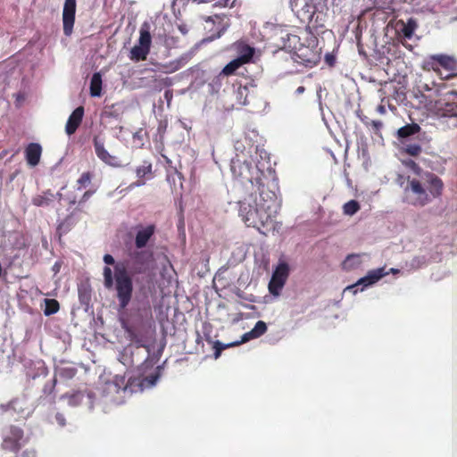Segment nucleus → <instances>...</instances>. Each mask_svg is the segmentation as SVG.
<instances>
[{
  "mask_svg": "<svg viewBox=\"0 0 457 457\" xmlns=\"http://www.w3.org/2000/svg\"><path fill=\"white\" fill-rule=\"evenodd\" d=\"M378 111L381 112V113H384L385 112V107L383 105H379L378 106Z\"/></svg>",
  "mask_w": 457,
  "mask_h": 457,
  "instance_id": "obj_48",
  "label": "nucleus"
},
{
  "mask_svg": "<svg viewBox=\"0 0 457 457\" xmlns=\"http://www.w3.org/2000/svg\"><path fill=\"white\" fill-rule=\"evenodd\" d=\"M12 453H14L13 457H37V452L32 446L25 447L20 452H13Z\"/></svg>",
  "mask_w": 457,
  "mask_h": 457,
  "instance_id": "obj_32",
  "label": "nucleus"
},
{
  "mask_svg": "<svg viewBox=\"0 0 457 457\" xmlns=\"http://www.w3.org/2000/svg\"><path fill=\"white\" fill-rule=\"evenodd\" d=\"M449 94H451V95H457V92H456V91H454V90H453V91H451Z\"/></svg>",
  "mask_w": 457,
  "mask_h": 457,
  "instance_id": "obj_51",
  "label": "nucleus"
},
{
  "mask_svg": "<svg viewBox=\"0 0 457 457\" xmlns=\"http://www.w3.org/2000/svg\"><path fill=\"white\" fill-rule=\"evenodd\" d=\"M84 116V107L79 106L77 107L68 118L65 126L66 133L71 136L76 132V130L80 126Z\"/></svg>",
  "mask_w": 457,
  "mask_h": 457,
  "instance_id": "obj_19",
  "label": "nucleus"
},
{
  "mask_svg": "<svg viewBox=\"0 0 457 457\" xmlns=\"http://www.w3.org/2000/svg\"><path fill=\"white\" fill-rule=\"evenodd\" d=\"M326 62H328V65L333 66L335 62V58L332 55L327 54Z\"/></svg>",
  "mask_w": 457,
  "mask_h": 457,
  "instance_id": "obj_41",
  "label": "nucleus"
},
{
  "mask_svg": "<svg viewBox=\"0 0 457 457\" xmlns=\"http://www.w3.org/2000/svg\"><path fill=\"white\" fill-rule=\"evenodd\" d=\"M102 94V76L99 72L93 74L90 81V96H100Z\"/></svg>",
  "mask_w": 457,
  "mask_h": 457,
  "instance_id": "obj_25",
  "label": "nucleus"
},
{
  "mask_svg": "<svg viewBox=\"0 0 457 457\" xmlns=\"http://www.w3.org/2000/svg\"><path fill=\"white\" fill-rule=\"evenodd\" d=\"M187 62V57L181 56L167 63L160 64V68L163 70L166 73H172L180 70L182 67L186 65Z\"/></svg>",
  "mask_w": 457,
  "mask_h": 457,
  "instance_id": "obj_22",
  "label": "nucleus"
},
{
  "mask_svg": "<svg viewBox=\"0 0 457 457\" xmlns=\"http://www.w3.org/2000/svg\"><path fill=\"white\" fill-rule=\"evenodd\" d=\"M90 194H91V193H90L89 191H87V192L84 194L83 198H84V199H86V198L89 197Z\"/></svg>",
  "mask_w": 457,
  "mask_h": 457,
  "instance_id": "obj_50",
  "label": "nucleus"
},
{
  "mask_svg": "<svg viewBox=\"0 0 457 457\" xmlns=\"http://www.w3.org/2000/svg\"><path fill=\"white\" fill-rule=\"evenodd\" d=\"M457 108V102L454 103V110Z\"/></svg>",
  "mask_w": 457,
  "mask_h": 457,
  "instance_id": "obj_53",
  "label": "nucleus"
},
{
  "mask_svg": "<svg viewBox=\"0 0 457 457\" xmlns=\"http://www.w3.org/2000/svg\"><path fill=\"white\" fill-rule=\"evenodd\" d=\"M454 117H457V112H455V114L453 115Z\"/></svg>",
  "mask_w": 457,
  "mask_h": 457,
  "instance_id": "obj_54",
  "label": "nucleus"
},
{
  "mask_svg": "<svg viewBox=\"0 0 457 457\" xmlns=\"http://www.w3.org/2000/svg\"><path fill=\"white\" fill-rule=\"evenodd\" d=\"M431 60L433 61V62L431 63L432 69L436 72H438L439 69L437 67H435V64H438L448 71H453L456 65L453 58L444 54L434 55L431 57Z\"/></svg>",
  "mask_w": 457,
  "mask_h": 457,
  "instance_id": "obj_21",
  "label": "nucleus"
},
{
  "mask_svg": "<svg viewBox=\"0 0 457 457\" xmlns=\"http://www.w3.org/2000/svg\"><path fill=\"white\" fill-rule=\"evenodd\" d=\"M425 187L416 179H408V185L405 187V195L409 204L414 206H425L434 198L441 196L444 189L442 179L436 174L428 172L425 175Z\"/></svg>",
  "mask_w": 457,
  "mask_h": 457,
  "instance_id": "obj_2",
  "label": "nucleus"
},
{
  "mask_svg": "<svg viewBox=\"0 0 457 457\" xmlns=\"http://www.w3.org/2000/svg\"><path fill=\"white\" fill-rule=\"evenodd\" d=\"M152 37L149 25L145 22L139 30L138 43L129 52V59L133 62L145 61L150 53Z\"/></svg>",
  "mask_w": 457,
  "mask_h": 457,
  "instance_id": "obj_7",
  "label": "nucleus"
},
{
  "mask_svg": "<svg viewBox=\"0 0 457 457\" xmlns=\"http://www.w3.org/2000/svg\"><path fill=\"white\" fill-rule=\"evenodd\" d=\"M133 229L135 232L133 249L149 250L146 246L154 237L157 229L156 225L154 223L147 225L137 224Z\"/></svg>",
  "mask_w": 457,
  "mask_h": 457,
  "instance_id": "obj_11",
  "label": "nucleus"
},
{
  "mask_svg": "<svg viewBox=\"0 0 457 457\" xmlns=\"http://www.w3.org/2000/svg\"><path fill=\"white\" fill-rule=\"evenodd\" d=\"M361 209V205L356 200H350L343 205V212L345 215L353 216L358 212Z\"/></svg>",
  "mask_w": 457,
  "mask_h": 457,
  "instance_id": "obj_29",
  "label": "nucleus"
},
{
  "mask_svg": "<svg viewBox=\"0 0 457 457\" xmlns=\"http://www.w3.org/2000/svg\"><path fill=\"white\" fill-rule=\"evenodd\" d=\"M94 148L96 156L105 164L119 167L120 161L118 157L112 155L104 147V142L99 137H95L93 139Z\"/></svg>",
  "mask_w": 457,
  "mask_h": 457,
  "instance_id": "obj_17",
  "label": "nucleus"
},
{
  "mask_svg": "<svg viewBox=\"0 0 457 457\" xmlns=\"http://www.w3.org/2000/svg\"><path fill=\"white\" fill-rule=\"evenodd\" d=\"M29 441L22 428L16 425H9L2 430L1 449L4 452L13 453L20 452L25 448Z\"/></svg>",
  "mask_w": 457,
  "mask_h": 457,
  "instance_id": "obj_4",
  "label": "nucleus"
},
{
  "mask_svg": "<svg viewBox=\"0 0 457 457\" xmlns=\"http://www.w3.org/2000/svg\"><path fill=\"white\" fill-rule=\"evenodd\" d=\"M61 398H68V403L71 406H77L80 404L83 399V395L80 392H76L71 395L65 394Z\"/></svg>",
  "mask_w": 457,
  "mask_h": 457,
  "instance_id": "obj_31",
  "label": "nucleus"
},
{
  "mask_svg": "<svg viewBox=\"0 0 457 457\" xmlns=\"http://www.w3.org/2000/svg\"><path fill=\"white\" fill-rule=\"evenodd\" d=\"M103 260L104 263L109 267L110 265H113L112 274L115 273V266L118 262L115 261L112 254L106 253L104 255Z\"/></svg>",
  "mask_w": 457,
  "mask_h": 457,
  "instance_id": "obj_37",
  "label": "nucleus"
},
{
  "mask_svg": "<svg viewBox=\"0 0 457 457\" xmlns=\"http://www.w3.org/2000/svg\"><path fill=\"white\" fill-rule=\"evenodd\" d=\"M221 19H222V17L220 15L216 14L214 16L208 17L205 21L215 22V20H221Z\"/></svg>",
  "mask_w": 457,
  "mask_h": 457,
  "instance_id": "obj_43",
  "label": "nucleus"
},
{
  "mask_svg": "<svg viewBox=\"0 0 457 457\" xmlns=\"http://www.w3.org/2000/svg\"><path fill=\"white\" fill-rule=\"evenodd\" d=\"M417 24L416 21L412 19H410L406 24H403L402 29V33L406 38H411L416 29Z\"/></svg>",
  "mask_w": 457,
  "mask_h": 457,
  "instance_id": "obj_30",
  "label": "nucleus"
},
{
  "mask_svg": "<svg viewBox=\"0 0 457 457\" xmlns=\"http://www.w3.org/2000/svg\"><path fill=\"white\" fill-rule=\"evenodd\" d=\"M290 6L294 13L303 21H311L315 12V6L310 0H291Z\"/></svg>",
  "mask_w": 457,
  "mask_h": 457,
  "instance_id": "obj_14",
  "label": "nucleus"
},
{
  "mask_svg": "<svg viewBox=\"0 0 457 457\" xmlns=\"http://www.w3.org/2000/svg\"><path fill=\"white\" fill-rule=\"evenodd\" d=\"M420 130V125L412 122V123L406 124L405 126L400 128L397 130V136L399 138H406V137H409L411 136H413V135L419 133Z\"/></svg>",
  "mask_w": 457,
  "mask_h": 457,
  "instance_id": "obj_24",
  "label": "nucleus"
},
{
  "mask_svg": "<svg viewBox=\"0 0 457 457\" xmlns=\"http://www.w3.org/2000/svg\"><path fill=\"white\" fill-rule=\"evenodd\" d=\"M76 0H65L62 10L63 32L66 36L72 33L75 22Z\"/></svg>",
  "mask_w": 457,
  "mask_h": 457,
  "instance_id": "obj_16",
  "label": "nucleus"
},
{
  "mask_svg": "<svg viewBox=\"0 0 457 457\" xmlns=\"http://www.w3.org/2000/svg\"><path fill=\"white\" fill-rule=\"evenodd\" d=\"M289 275V267L286 262L279 263L274 270L271 279L269 283V290L270 294L278 295L283 288L287 277Z\"/></svg>",
  "mask_w": 457,
  "mask_h": 457,
  "instance_id": "obj_12",
  "label": "nucleus"
},
{
  "mask_svg": "<svg viewBox=\"0 0 457 457\" xmlns=\"http://www.w3.org/2000/svg\"><path fill=\"white\" fill-rule=\"evenodd\" d=\"M77 373V370L75 368H64L60 371V375L66 378H72Z\"/></svg>",
  "mask_w": 457,
  "mask_h": 457,
  "instance_id": "obj_36",
  "label": "nucleus"
},
{
  "mask_svg": "<svg viewBox=\"0 0 457 457\" xmlns=\"http://www.w3.org/2000/svg\"><path fill=\"white\" fill-rule=\"evenodd\" d=\"M408 165H409L411 169H413L415 171H417V172H418V170H420V167L417 165V163H416L414 161H410V162H408Z\"/></svg>",
  "mask_w": 457,
  "mask_h": 457,
  "instance_id": "obj_44",
  "label": "nucleus"
},
{
  "mask_svg": "<svg viewBox=\"0 0 457 457\" xmlns=\"http://www.w3.org/2000/svg\"><path fill=\"white\" fill-rule=\"evenodd\" d=\"M390 272L396 274V273H399V270L392 268V269H390Z\"/></svg>",
  "mask_w": 457,
  "mask_h": 457,
  "instance_id": "obj_49",
  "label": "nucleus"
},
{
  "mask_svg": "<svg viewBox=\"0 0 457 457\" xmlns=\"http://www.w3.org/2000/svg\"><path fill=\"white\" fill-rule=\"evenodd\" d=\"M304 89H305V88H304V87L301 86V87H299L296 89V92H297L298 94H300V93H303V92L304 91Z\"/></svg>",
  "mask_w": 457,
  "mask_h": 457,
  "instance_id": "obj_47",
  "label": "nucleus"
},
{
  "mask_svg": "<svg viewBox=\"0 0 457 457\" xmlns=\"http://www.w3.org/2000/svg\"><path fill=\"white\" fill-rule=\"evenodd\" d=\"M266 331H267L266 323L262 320H259L255 323L253 328H252L250 331L245 333L242 336L241 341H239V342H234V343H231L228 345H223L220 341H215L214 345H213L214 358L218 359L220 356L221 352L224 349H226L229 346H236L242 343L248 342L251 339L258 338V337H262V335H264L266 333Z\"/></svg>",
  "mask_w": 457,
  "mask_h": 457,
  "instance_id": "obj_9",
  "label": "nucleus"
},
{
  "mask_svg": "<svg viewBox=\"0 0 457 457\" xmlns=\"http://www.w3.org/2000/svg\"><path fill=\"white\" fill-rule=\"evenodd\" d=\"M243 65V62L236 58L229 62L221 71L220 74L224 76H230L235 73V71Z\"/></svg>",
  "mask_w": 457,
  "mask_h": 457,
  "instance_id": "obj_27",
  "label": "nucleus"
},
{
  "mask_svg": "<svg viewBox=\"0 0 457 457\" xmlns=\"http://www.w3.org/2000/svg\"><path fill=\"white\" fill-rule=\"evenodd\" d=\"M56 382H57L56 378H54L49 382L46 383L43 387V394L46 395H53L55 386H56Z\"/></svg>",
  "mask_w": 457,
  "mask_h": 457,
  "instance_id": "obj_35",
  "label": "nucleus"
},
{
  "mask_svg": "<svg viewBox=\"0 0 457 457\" xmlns=\"http://www.w3.org/2000/svg\"><path fill=\"white\" fill-rule=\"evenodd\" d=\"M24 154L28 164L35 167L40 162L42 146L38 143H29L25 148Z\"/></svg>",
  "mask_w": 457,
  "mask_h": 457,
  "instance_id": "obj_20",
  "label": "nucleus"
},
{
  "mask_svg": "<svg viewBox=\"0 0 457 457\" xmlns=\"http://www.w3.org/2000/svg\"><path fill=\"white\" fill-rule=\"evenodd\" d=\"M152 163L150 162L145 161L142 165L137 167L136 169V174L137 177V180L135 182H132L129 188L132 189L137 187H141L145 184V179H150L153 178V170H152Z\"/></svg>",
  "mask_w": 457,
  "mask_h": 457,
  "instance_id": "obj_18",
  "label": "nucleus"
},
{
  "mask_svg": "<svg viewBox=\"0 0 457 457\" xmlns=\"http://www.w3.org/2000/svg\"><path fill=\"white\" fill-rule=\"evenodd\" d=\"M172 97H173L172 91H170V90H166V91L164 92V98L167 100L168 104H170V103L171 102Z\"/></svg>",
  "mask_w": 457,
  "mask_h": 457,
  "instance_id": "obj_40",
  "label": "nucleus"
},
{
  "mask_svg": "<svg viewBox=\"0 0 457 457\" xmlns=\"http://www.w3.org/2000/svg\"><path fill=\"white\" fill-rule=\"evenodd\" d=\"M55 420L60 427H64L66 425V420H65L63 414L59 413V412L56 413Z\"/></svg>",
  "mask_w": 457,
  "mask_h": 457,
  "instance_id": "obj_38",
  "label": "nucleus"
},
{
  "mask_svg": "<svg viewBox=\"0 0 457 457\" xmlns=\"http://www.w3.org/2000/svg\"><path fill=\"white\" fill-rule=\"evenodd\" d=\"M357 257H358V255H353V254H352V255H348V256H347V258H346V259L345 260V262H344V266H345V268H347V267H351L350 262H351L353 259L357 258Z\"/></svg>",
  "mask_w": 457,
  "mask_h": 457,
  "instance_id": "obj_39",
  "label": "nucleus"
},
{
  "mask_svg": "<svg viewBox=\"0 0 457 457\" xmlns=\"http://www.w3.org/2000/svg\"><path fill=\"white\" fill-rule=\"evenodd\" d=\"M53 202V195L44 193L32 198V204L36 206H48Z\"/></svg>",
  "mask_w": 457,
  "mask_h": 457,
  "instance_id": "obj_26",
  "label": "nucleus"
},
{
  "mask_svg": "<svg viewBox=\"0 0 457 457\" xmlns=\"http://www.w3.org/2000/svg\"><path fill=\"white\" fill-rule=\"evenodd\" d=\"M425 106L428 111L436 116L453 117L455 114L454 103L445 102L442 99L436 101L429 100L425 104Z\"/></svg>",
  "mask_w": 457,
  "mask_h": 457,
  "instance_id": "obj_13",
  "label": "nucleus"
},
{
  "mask_svg": "<svg viewBox=\"0 0 457 457\" xmlns=\"http://www.w3.org/2000/svg\"><path fill=\"white\" fill-rule=\"evenodd\" d=\"M154 253L153 250L133 249L126 246L124 258L115 266V273L105 266L103 270L104 285L106 288H113L120 309L128 307L132 300L134 279L139 276H148L154 268Z\"/></svg>",
  "mask_w": 457,
  "mask_h": 457,
  "instance_id": "obj_1",
  "label": "nucleus"
},
{
  "mask_svg": "<svg viewBox=\"0 0 457 457\" xmlns=\"http://www.w3.org/2000/svg\"><path fill=\"white\" fill-rule=\"evenodd\" d=\"M228 2H229V0H219L216 3V5L220 6V7H226V6H228Z\"/></svg>",
  "mask_w": 457,
  "mask_h": 457,
  "instance_id": "obj_42",
  "label": "nucleus"
},
{
  "mask_svg": "<svg viewBox=\"0 0 457 457\" xmlns=\"http://www.w3.org/2000/svg\"><path fill=\"white\" fill-rule=\"evenodd\" d=\"M389 272L385 270V268H378L373 270L369 271L367 276L360 278L357 283L348 286L345 290L353 291V294H355L358 291V287L362 286L361 290H363L365 287L373 285L377 281H378L380 278L387 275Z\"/></svg>",
  "mask_w": 457,
  "mask_h": 457,
  "instance_id": "obj_15",
  "label": "nucleus"
},
{
  "mask_svg": "<svg viewBox=\"0 0 457 457\" xmlns=\"http://www.w3.org/2000/svg\"><path fill=\"white\" fill-rule=\"evenodd\" d=\"M160 377L159 372H154L149 376L141 375L131 376L128 378L126 386L123 388L125 394L132 395L144 391L145 388L154 386Z\"/></svg>",
  "mask_w": 457,
  "mask_h": 457,
  "instance_id": "obj_10",
  "label": "nucleus"
},
{
  "mask_svg": "<svg viewBox=\"0 0 457 457\" xmlns=\"http://www.w3.org/2000/svg\"><path fill=\"white\" fill-rule=\"evenodd\" d=\"M404 151L411 156H418L422 149L419 144H410L405 146Z\"/></svg>",
  "mask_w": 457,
  "mask_h": 457,
  "instance_id": "obj_33",
  "label": "nucleus"
},
{
  "mask_svg": "<svg viewBox=\"0 0 457 457\" xmlns=\"http://www.w3.org/2000/svg\"><path fill=\"white\" fill-rule=\"evenodd\" d=\"M237 51L239 54L237 58L243 62V64L250 62L254 54V49L245 44H239L237 46Z\"/></svg>",
  "mask_w": 457,
  "mask_h": 457,
  "instance_id": "obj_23",
  "label": "nucleus"
},
{
  "mask_svg": "<svg viewBox=\"0 0 457 457\" xmlns=\"http://www.w3.org/2000/svg\"><path fill=\"white\" fill-rule=\"evenodd\" d=\"M294 54V60L306 67L316 65L320 60V53L316 46H305L297 35L288 34L284 45Z\"/></svg>",
  "mask_w": 457,
  "mask_h": 457,
  "instance_id": "obj_3",
  "label": "nucleus"
},
{
  "mask_svg": "<svg viewBox=\"0 0 457 457\" xmlns=\"http://www.w3.org/2000/svg\"><path fill=\"white\" fill-rule=\"evenodd\" d=\"M255 186L259 191V198L254 200L255 205L261 212H265L272 220L277 216L280 204L276 194L272 191H266L262 178H255Z\"/></svg>",
  "mask_w": 457,
  "mask_h": 457,
  "instance_id": "obj_5",
  "label": "nucleus"
},
{
  "mask_svg": "<svg viewBox=\"0 0 457 457\" xmlns=\"http://www.w3.org/2000/svg\"><path fill=\"white\" fill-rule=\"evenodd\" d=\"M452 76L451 75H447L445 76V79H450Z\"/></svg>",
  "mask_w": 457,
  "mask_h": 457,
  "instance_id": "obj_52",
  "label": "nucleus"
},
{
  "mask_svg": "<svg viewBox=\"0 0 457 457\" xmlns=\"http://www.w3.org/2000/svg\"><path fill=\"white\" fill-rule=\"evenodd\" d=\"M179 30H180V32H181L182 34H184V35H185V34H187V29H186V27H184V26H179Z\"/></svg>",
  "mask_w": 457,
  "mask_h": 457,
  "instance_id": "obj_46",
  "label": "nucleus"
},
{
  "mask_svg": "<svg viewBox=\"0 0 457 457\" xmlns=\"http://www.w3.org/2000/svg\"><path fill=\"white\" fill-rule=\"evenodd\" d=\"M230 170L236 179L242 182L249 181L252 185L255 184V178H261L262 172L253 167L252 163L247 161H241L239 158L232 159Z\"/></svg>",
  "mask_w": 457,
  "mask_h": 457,
  "instance_id": "obj_8",
  "label": "nucleus"
},
{
  "mask_svg": "<svg viewBox=\"0 0 457 457\" xmlns=\"http://www.w3.org/2000/svg\"><path fill=\"white\" fill-rule=\"evenodd\" d=\"M92 175L89 171L81 174L79 179L77 180L79 189L87 187L91 182Z\"/></svg>",
  "mask_w": 457,
  "mask_h": 457,
  "instance_id": "obj_34",
  "label": "nucleus"
},
{
  "mask_svg": "<svg viewBox=\"0 0 457 457\" xmlns=\"http://www.w3.org/2000/svg\"><path fill=\"white\" fill-rule=\"evenodd\" d=\"M239 215L248 227L256 228L259 230L273 223V220L265 214V212H261L254 204L252 206L245 201L239 202Z\"/></svg>",
  "mask_w": 457,
  "mask_h": 457,
  "instance_id": "obj_6",
  "label": "nucleus"
},
{
  "mask_svg": "<svg viewBox=\"0 0 457 457\" xmlns=\"http://www.w3.org/2000/svg\"><path fill=\"white\" fill-rule=\"evenodd\" d=\"M44 314L50 316L56 313L60 309V304L55 299H45Z\"/></svg>",
  "mask_w": 457,
  "mask_h": 457,
  "instance_id": "obj_28",
  "label": "nucleus"
},
{
  "mask_svg": "<svg viewBox=\"0 0 457 457\" xmlns=\"http://www.w3.org/2000/svg\"><path fill=\"white\" fill-rule=\"evenodd\" d=\"M383 123L380 120H372V126L376 129H379L382 127Z\"/></svg>",
  "mask_w": 457,
  "mask_h": 457,
  "instance_id": "obj_45",
  "label": "nucleus"
}]
</instances>
